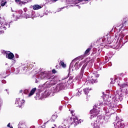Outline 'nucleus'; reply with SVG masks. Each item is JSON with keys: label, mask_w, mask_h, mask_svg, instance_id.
I'll use <instances>...</instances> for the list:
<instances>
[{"label": "nucleus", "mask_w": 128, "mask_h": 128, "mask_svg": "<svg viewBox=\"0 0 128 128\" xmlns=\"http://www.w3.org/2000/svg\"><path fill=\"white\" fill-rule=\"evenodd\" d=\"M66 79H64L62 80L61 84H58L53 88H48V90L44 92V98H46L49 96H52L55 92H58L60 90H64L66 88Z\"/></svg>", "instance_id": "f257e3e1"}, {"label": "nucleus", "mask_w": 128, "mask_h": 128, "mask_svg": "<svg viewBox=\"0 0 128 128\" xmlns=\"http://www.w3.org/2000/svg\"><path fill=\"white\" fill-rule=\"evenodd\" d=\"M39 78L41 80H50V81H48L46 82V84H49L48 86H50L54 84V76H52L50 74V72L45 71L44 72H42L39 75Z\"/></svg>", "instance_id": "f03ea898"}, {"label": "nucleus", "mask_w": 128, "mask_h": 128, "mask_svg": "<svg viewBox=\"0 0 128 128\" xmlns=\"http://www.w3.org/2000/svg\"><path fill=\"white\" fill-rule=\"evenodd\" d=\"M118 40H120L118 44L114 45V47H113V48H115V50L120 48L124 44L128 42V36H126V37H124V32H121L119 35Z\"/></svg>", "instance_id": "7ed1b4c3"}, {"label": "nucleus", "mask_w": 128, "mask_h": 128, "mask_svg": "<svg viewBox=\"0 0 128 128\" xmlns=\"http://www.w3.org/2000/svg\"><path fill=\"white\" fill-rule=\"evenodd\" d=\"M102 106V103H100L94 107V108L90 111L91 114L90 118H94V116H96L100 114V106Z\"/></svg>", "instance_id": "20e7f679"}, {"label": "nucleus", "mask_w": 128, "mask_h": 128, "mask_svg": "<svg viewBox=\"0 0 128 128\" xmlns=\"http://www.w3.org/2000/svg\"><path fill=\"white\" fill-rule=\"evenodd\" d=\"M24 104V100L20 99V98H17L16 99L15 104L16 106H18L19 108H22Z\"/></svg>", "instance_id": "39448f33"}, {"label": "nucleus", "mask_w": 128, "mask_h": 128, "mask_svg": "<svg viewBox=\"0 0 128 128\" xmlns=\"http://www.w3.org/2000/svg\"><path fill=\"white\" fill-rule=\"evenodd\" d=\"M0 26L4 28V30H6V28H10V24L6 23V22H4V20H0Z\"/></svg>", "instance_id": "423d86ee"}, {"label": "nucleus", "mask_w": 128, "mask_h": 128, "mask_svg": "<svg viewBox=\"0 0 128 128\" xmlns=\"http://www.w3.org/2000/svg\"><path fill=\"white\" fill-rule=\"evenodd\" d=\"M6 58H8L9 60H12V58H14V54L10 52H6Z\"/></svg>", "instance_id": "0eeeda50"}, {"label": "nucleus", "mask_w": 128, "mask_h": 128, "mask_svg": "<svg viewBox=\"0 0 128 128\" xmlns=\"http://www.w3.org/2000/svg\"><path fill=\"white\" fill-rule=\"evenodd\" d=\"M86 66H87V64H85L82 66V67L80 70V72L79 78H82V76H84V69L86 68Z\"/></svg>", "instance_id": "6e6552de"}, {"label": "nucleus", "mask_w": 128, "mask_h": 128, "mask_svg": "<svg viewBox=\"0 0 128 128\" xmlns=\"http://www.w3.org/2000/svg\"><path fill=\"white\" fill-rule=\"evenodd\" d=\"M82 66V62H77L74 66V68L76 70H78Z\"/></svg>", "instance_id": "1a4fd4ad"}, {"label": "nucleus", "mask_w": 128, "mask_h": 128, "mask_svg": "<svg viewBox=\"0 0 128 128\" xmlns=\"http://www.w3.org/2000/svg\"><path fill=\"white\" fill-rule=\"evenodd\" d=\"M25 16H26V18H34V12H29V14L25 13Z\"/></svg>", "instance_id": "9d476101"}, {"label": "nucleus", "mask_w": 128, "mask_h": 128, "mask_svg": "<svg viewBox=\"0 0 128 128\" xmlns=\"http://www.w3.org/2000/svg\"><path fill=\"white\" fill-rule=\"evenodd\" d=\"M18 128H26V124L24 122H20L18 125Z\"/></svg>", "instance_id": "9b49d317"}, {"label": "nucleus", "mask_w": 128, "mask_h": 128, "mask_svg": "<svg viewBox=\"0 0 128 128\" xmlns=\"http://www.w3.org/2000/svg\"><path fill=\"white\" fill-rule=\"evenodd\" d=\"M36 88H32L30 93L28 95V96L30 98V96H32L36 92Z\"/></svg>", "instance_id": "f8f14e48"}, {"label": "nucleus", "mask_w": 128, "mask_h": 128, "mask_svg": "<svg viewBox=\"0 0 128 128\" xmlns=\"http://www.w3.org/2000/svg\"><path fill=\"white\" fill-rule=\"evenodd\" d=\"M15 2L16 4H19V6H22V4H26V2H21L20 0H15Z\"/></svg>", "instance_id": "ddd939ff"}, {"label": "nucleus", "mask_w": 128, "mask_h": 128, "mask_svg": "<svg viewBox=\"0 0 128 128\" xmlns=\"http://www.w3.org/2000/svg\"><path fill=\"white\" fill-rule=\"evenodd\" d=\"M89 82L92 84H95L96 82H98V80H96V79H94V78H92V76L89 78Z\"/></svg>", "instance_id": "4468645a"}, {"label": "nucleus", "mask_w": 128, "mask_h": 128, "mask_svg": "<svg viewBox=\"0 0 128 128\" xmlns=\"http://www.w3.org/2000/svg\"><path fill=\"white\" fill-rule=\"evenodd\" d=\"M74 62H76V59L73 60L70 64V66L69 68V74L70 72V70H72V66H74Z\"/></svg>", "instance_id": "2eb2a0df"}, {"label": "nucleus", "mask_w": 128, "mask_h": 128, "mask_svg": "<svg viewBox=\"0 0 128 128\" xmlns=\"http://www.w3.org/2000/svg\"><path fill=\"white\" fill-rule=\"evenodd\" d=\"M32 8L34 10H40V8H42V6L38 4H35L33 6Z\"/></svg>", "instance_id": "dca6fc26"}, {"label": "nucleus", "mask_w": 128, "mask_h": 128, "mask_svg": "<svg viewBox=\"0 0 128 128\" xmlns=\"http://www.w3.org/2000/svg\"><path fill=\"white\" fill-rule=\"evenodd\" d=\"M116 124L118 126V128H122L124 126V124L122 123V122L120 121H118Z\"/></svg>", "instance_id": "f3484780"}, {"label": "nucleus", "mask_w": 128, "mask_h": 128, "mask_svg": "<svg viewBox=\"0 0 128 128\" xmlns=\"http://www.w3.org/2000/svg\"><path fill=\"white\" fill-rule=\"evenodd\" d=\"M12 18L14 20H19L20 18V16H16L14 14H13Z\"/></svg>", "instance_id": "a211bd4d"}, {"label": "nucleus", "mask_w": 128, "mask_h": 128, "mask_svg": "<svg viewBox=\"0 0 128 128\" xmlns=\"http://www.w3.org/2000/svg\"><path fill=\"white\" fill-rule=\"evenodd\" d=\"M90 92V89L88 88H84L83 90V93L84 94H88Z\"/></svg>", "instance_id": "6ab92c4d"}, {"label": "nucleus", "mask_w": 128, "mask_h": 128, "mask_svg": "<svg viewBox=\"0 0 128 128\" xmlns=\"http://www.w3.org/2000/svg\"><path fill=\"white\" fill-rule=\"evenodd\" d=\"M90 50H92V48H88V50H86L84 54V56H88V54H90Z\"/></svg>", "instance_id": "aec40b11"}, {"label": "nucleus", "mask_w": 128, "mask_h": 128, "mask_svg": "<svg viewBox=\"0 0 128 128\" xmlns=\"http://www.w3.org/2000/svg\"><path fill=\"white\" fill-rule=\"evenodd\" d=\"M94 128H100V123L96 122L94 123Z\"/></svg>", "instance_id": "412c9836"}, {"label": "nucleus", "mask_w": 128, "mask_h": 128, "mask_svg": "<svg viewBox=\"0 0 128 128\" xmlns=\"http://www.w3.org/2000/svg\"><path fill=\"white\" fill-rule=\"evenodd\" d=\"M60 64L62 66V68H66V65L64 64V62L62 61L60 62Z\"/></svg>", "instance_id": "4be33fe9"}, {"label": "nucleus", "mask_w": 128, "mask_h": 128, "mask_svg": "<svg viewBox=\"0 0 128 128\" xmlns=\"http://www.w3.org/2000/svg\"><path fill=\"white\" fill-rule=\"evenodd\" d=\"M4 34V31L3 28L0 25V34Z\"/></svg>", "instance_id": "5701e85b"}, {"label": "nucleus", "mask_w": 128, "mask_h": 128, "mask_svg": "<svg viewBox=\"0 0 128 128\" xmlns=\"http://www.w3.org/2000/svg\"><path fill=\"white\" fill-rule=\"evenodd\" d=\"M6 2L4 1V0H2L0 2V4H1L2 6H6Z\"/></svg>", "instance_id": "b1692460"}, {"label": "nucleus", "mask_w": 128, "mask_h": 128, "mask_svg": "<svg viewBox=\"0 0 128 128\" xmlns=\"http://www.w3.org/2000/svg\"><path fill=\"white\" fill-rule=\"evenodd\" d=\"M74 122H76V124H78V118H76V117L74 118Z\"/></svg>", "instance_id": "393cba45"}, {"label": "nucleus", "mask_w": 128, "mask_h": 128, "mask_svg": "<svg viewBox=\"0 0 128 128\" xmlns=\"http://www.w3.org/2000/svg\"><path fill=\"white\" fill-rule=\"evenodd\" d=\"M126 87H128V84H122V85H121V88H126Z\"/></svg>", "instance_id": "a878e982"}, {"label": "nucleus", "mask_w": 128, "mask_h": 128, "mask_svg": "<svg viewBox=\"0 0 128 128\" xmlns=\"http://www.w3.org/2000/svg\"><path fill=\"white\" fill-rule=\"evenodd\" d=\"M58 128H66V124H62L58 126Z\"/></svg>", "instance_id": "bb28decb"}, {"label": "nucleus", "mask_w": 128, "mask_h": 128, "mask_svg": "<svg viewBox=\"0 0 128 128\" xmlns=\"http://www.w3.org/2000/svg\"><path fill=\"white\" fill-rule=\"evenodd\" d=\"M111 80L112 82H110V84H114L116 82V80L114 79H112V78H111Z\"/></svg>", "instance_id": "cd10ccee"}, {"label": "nucleus", "mask_w": 128, "mask_h": 128, "mask_svg": "<svg viewBox=\"0 0 128 128\" xmlns=\"http://www.w3.org/2000/svg\"><path fill=\"white\" fill-rule=\"evenodd\" d=\"M24 94H28V90H25L24 91Z\"/></svg>", "instance_id": "c85d7f7f"}, {"label": "nucleus", "mask_w": 128, "mask_h": 128, "mask_svg": "<svg viewBox=\"0 0 128 128\" xmlns=\"http://www.w3.org/2000/svg\"><path fill=\"white\" fill-rule=\"evenodd\" d=\"M18 72H20V70H18V68L16 69L14 73L16 74H18Z\"/></svg>", "instance_id": "c756f323"}, {"label": "nucleus", "mask_w": 128, "mask_h": 128, "mask_svg": "<svg viewBox=\"0 0 128 128\" xmlns=\"http://www.w3.org/2000/svg\"><path fill=\"white\" fill-rule=\"evenodd\" d=\"M58 0H48L49 2H56Z\"/></svg>", "instance_id": "7c9ffc66"}, {"label": "nucleus", "mask_w": 128, "mask_h": 128, "mask_svg": "<svg viewBox=\"0 0 128 128\" xmlns=\"http://www.w3.org/2000/svg\"><path fill=\"white\" fill-rule=\"evenodd\" d=\"M78 60H83L84 59V56H82L78 58Z\"/></svg>", "instance_id": "2f4dec72"}, {"label": "nucleus", "mask_w": 128, "mask_h": 128, "mask_svg": "<svg viewBox=\"0 0 128 128\" xmlns=\"http://www.w3.org/2000/svg\"><path fill=\"white\" fill-rule=\"evenodd\" d=\"M2 84H6V80H2Z\"/></svg>", "instance_id": "473e14b6"}, {"label": "nucleus", "mask_w": 128, "mask_h": 128, "mask_svg": "<svg viewBox=\"0 0 128 128\" xmlns=\"http://www.w3.org/2000/svg\"><path fill=\"white\" fill-rule=\"evenodd\" d=\"M52 74H56V70L54 69L52 70Z\"/></svg>", "instance_id": "72a5a7b5"}, {"label": "nucleus", "mask_w": 128, "mask_h": 128, "mask_svg": "<svg viewBox=\"0 0 128 128\" xmlns=\"http://www.w3.org/2000/svg\"><path fill=\"white\" fill-rule=\"evenodd\" d=\"M78 2H82V0H84V2H88V0H78Z\"/></svg>", "instance_id": "f704fd0d"}, {"label": "nucleus", "mask_w": 128, "mask_h": 128, "mask_svg": "<svg viewBox=\"0 0 128 128\" xmlns=\"http://www.w3.org/2000/svg\"><path fill=\"white\" fill-rule=\"evenodd\" d=\"M26 0V2H26V4H28V2H32V0Z\"/></svg>", "instance_id": "c9c22d12"}, {"label": "nucleus", "mask_w": 128, "mask_h": 128, "mask_svg": "<svg viewBox=\"0 0 128 128\" xmlns=\"http://www.w3.org/2000/svg\"><path fill=\"white\" fill-rule=\"evenodd\" d=\"M7 126H8V128H10V124L9 123L8 125Z\"/></svg>", "instance_id": "e433bc0d"}, {"label": "nucleus", "mask_w": 128, "mask_h": 128, "mask_svg": "<svg viewBox=\"0 0 128 128\" xmlns=\"http://www.w3.org/2000/svg\"><path fill=\"white\" fill-rule=\"evenodd\" d=\"M16 58H18V55L16 54Z\"/></svg>", "instance_id": "4c0bfd02"}, {"label": "nucleus", "mask_w": 128, "mask_h": 128, "mask_svg": "<svg viewBox=\"0 0 128 128\" xmlns=\"http://www.w3.org/2000/svg\"><path fill=\"white\" fill-rule=\"evenodd\" d=\"M108 66H112V62H109Z\"/></svg>", "instance_id": "58836bf2"}, {"label": "nucleus", "mask_w": 128, "mask_h": 128, "mask_svg": "<svg viewBox=\"0 0 128 128\" xmlns=\"http://www.w3.org/2000/svg\"><path fill=\"white\" fill-rule=\"evenodd\" d=\"M39 80L36 79V82H38Z\"/></svg>", "instance_id": "ea45409f"}, {"label": "nucleus", "mask_w": 128, "mask_h": 128, "mask_svg": "<svg viewBox=\"0 0 128 128\" xmlns=\"http://www.w3.org/2000/svg\"><path fill=\"white\" fill-rule=\"evenodd\" d=\"M81 92H82V90L81 89L78 90V92H80V94Z\"/></svg>", "instance_id": "a19ab883"}, {"label": "nucleus", "mask_w": 128, "mask_h": 128, "mask_svg": "<svg viewBox=\"0 0 128 128\" xmlns=\"http://www.w3.org/2000/svg\"><path fill=\"white\" fill-rule=\"evenodd\" d=\"M62 106H60L59 108V109L60 110H62Z\"/></svg>", "instance_id": "79ce46f5"}, {"label": "nucleus", "mask_w": 128, "mask_h": 128, "mask_svg": "<svg viewBox=\"0 0 128 128\" xmlns=\"http://www.w3.org/2000/svg\"><path fill=\"white\" fill-rule=\"evenodd\" d=\"M98 76H100V74H97V75L96 76V78H98Z\"/></svg>", "instance_id": "37998d69"}, {"label": "nucleus", "mask_w": 128, "mask_h": 128, "mask_svg": "<svg viewBox=\"0 0 128 128\" xmlns=\"http://www.w3.org/2000/svg\"><path fill=\"white\" fill-rule=\"evenodd\" d=\"M19 12H20L21 14H22V10H20L19 11Z\"/></svg>", "instance_id": "c03bdc74"}, {"label": "nucleus", "mask_w": 128, "mask_h": 128, "mask_svg": "<svg viewBox=\"0 0 128 128\" xmlns=\"http://www.w3.org/2000/svg\"><path fill=\"white\" fill-rule=\"evenodd\" d=\"M60 10H62V9L60 8V9L58 10V12H60Z\"/></svg>", "instance_id": "a18cd8bd"}, {"label": "nucleus", "mask_w": 128, "mask_h": 128, "mask_svg": "<svg viewBox=\"0 0 128 128\" xmlns=\"http://www.w3.org/2000/svg\"><path fill=\"white\" fill-rule=\"evenodd\" d=\"M60 68V66H56V68Z\"/></svg>", "instance_id": "49530a36"}, {"label": "nucleus", "mask_w": 128, "mask_h": 128, "mask_svg": "<svg viewBox=\"0 0 128 128\" xmlns=\"http://www.w3.org/2000/svg\"><path fill=\"white\" fill-rule=\"evenodd\" d=\"M20 93L22 92V90H20Z\"/></svg>", "instance_id": "de8ad7c7"}, {"label": "nucleus", "mask_w": 128, "mask_h": 128, "mask_svg": "<svg viewBox=\"0 0 128 128\" xmlns=\"http://www.w3.org/2000/svg\"><path fill=\"white\" fill-rule=\"evenodd\" d=\"M42 128H46V126L44 125V126H42Z\"/></svg>", "instance_id": "09e8293b"}, {"label": "nucleus", "mask_w": 128, "mask_h": 128, "mask_svg": "<svg viewBox=\"0 0 128 128\" xmlns=\"http://www.w3.org/2000/svg\"><path fill=\"white\" fill-rule=\"evenodd\" d=\"M24 10L25 12H26V8H24Z\"/></svg>", "instance_id": "8fccbe9b"}, {"label": "nucleus", "mask_w": 128, "mask_h": 128, "mask_svg": "<svg viewBox=\"0 0 128 128\" xmlns=\"http://www.w3.org/2000/svg\"><path fill=\"white\" fill-rule=\"evenodd\" d=\"M14 63H16V60H14Z\"/></svg>", "instance_id": "3c124183"}, {"label": "nucleus", "mask_w": 128, "mask_h": 128, "mask_svg": "<svg viewBox=\"0 0 128 128\" xmlns=\"http://www.w3.org/2000/svg\"><path fill=\"white\" fill-rule=\"evenodd\" d=\"M78 8H80V6H78Z\"/></svg>", "instance_id": "603ef678"}, {"label": "nucleus", "mask_w": 128, "mask_h": 128, "mask_svg": "<svg viewBox=\"0 0 128 128\" xmlns=\"http://www.w3.org/2000/svg\"><path fill=\"white\" fill-rule=\"evenodd\" d=\"M72 112H74V111H71V114H72Z\"/></svg>", "instance_id": "864d4df0"}, {"label": "nucleus", "mask_w": 128, "mask_h": 128, "mask_svg": "<svg viewBox=\"0 0 128 128\" xmlns=\"http://www.w3.org/2000/svg\"><path fill=\"white\" fill-rule=\"evenodd\" d=\"M11 10L12 12H14V10H12V9L11 8Z\"/></svg>", "instance_id": "5fc2aeb1"}, {"label": "nucleus", "mask_w": 128, "mask_h": 128, "mask_svg": "<svg viewBox=\"0 0 128 128\" xmlns=\"http://www.w3.org/2000/svg\"><path fill=\"white\" fill-rule=\"evenodd\" d=\"M104 40V38H102V40Z\"/></svg>", "instance_id": "6e6d98bb"}, {"label": "nucleus", "mask_w": 128, "mask_h": 128, "mask_svg": "<svg viewBox=\"0 0 128 128\" xmlns=\"http://www.w3.org/2000/svg\"><path fill=\"white\" fill-rule=\"evenodd\" d=\"M5 90H6V92H8V90H6V89Z\"/></svg>", "instance_id": "4d7b16f0"}, {"label": "nucleus", "mask_w": 128, "mask_h": 128, "mask_svg": "<svg viewBox=\"0 0 128 128\" xmlns=\"http://www.w3.org/2000/svg\"><path fill=\"white\" fill-rule=\"evenodd\" d=\"M68 106H70V105L68 106Z\"/></svg>", "instance_id": "13d9d810"}, {"label": "nucleus", "mask_w": 128, "mask_h": 128, "mask_svg": "<svg viewBox=\"0 0 128 128\" xmlns=\"http://www.w3.org/2000/svg\"><path fill=\"white\" fill-rule=\"evenodd\" d=\"M110 44V43H108V44Z\"/></svg>", "instance_id": "bf43d9fd"}, {"label": "nucleus", "mask_w": 128, "mask_h": 128, "mask_svg": "<svg viewBox=\"0 0 128 128\" xmlns=\"http://www.w3.org/2000/svg\"><path fill=\"white\" fill-rule=\"evenodd\" d=\"M104 46H108V45H105V44H104Z\"/></svg>", "instance_id": "052dcab7"}, {"label": "nucleus", "mask_w": 128, "mask_h": 128, "mask_svg": "<svg viewBox=\"0 0 128 128\" xmlns=\"http://www.w3.org/2000/svg\"><path fill=\"white\" fill-rule=\"evenodd\" d=\"M0 102H1V101H0Z\"/></svg>", "instance_id": "680f3d73"}, {"label": "nucleus", "mask_w": 128, "mask_h": 128, "mask_svg": "<svg viewBox=\"0 0 128 128\" xmlns=\"http://www.w3.org/2000/svg\"><path fill=\"white\" fill-rule=\"evenodd\" d=\"M72 70H74V69H72Z\"/></svg>", "instance_id": "e2e57ef3"}, {"label": "nucleus", "mask_w": 128, "mask_h": 128, "mask_svg": "<svg viewBox=\"0 0 128 128\" xmlns=\"http://www.w3.org/2000/svg\"><path fill=\"white\" fill-rule=\"evenodd\" d=\"M68 128H70V126H68Z\"/></svg>", "instance_id": "0e129e2a"}, {"label": "nucleus", "mask_w": 128, "mask_h": 128, "mask_svg": "<svg viewBox=\"0 0 128 128\" xmlns=\"http://www.w3.org/2000/svg\"><path fill=\"white\" fill-rule=\"evenodd\" d=\"M46 124V123H44V124Z\"/></svg>", "instance_id": "69168bd1"}]
</instances>
